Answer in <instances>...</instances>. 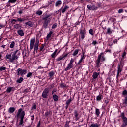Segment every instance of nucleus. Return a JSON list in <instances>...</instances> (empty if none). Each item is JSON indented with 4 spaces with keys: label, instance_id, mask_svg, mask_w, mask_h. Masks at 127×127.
Returning <instances> with one entry per match:
<instances>
[{
    "label": "nucleus",
    "instance_id": "obj_52",
    "mask_svg": "<svg viewBox=\"0 0 127 127\" xmlns=\"http://www.w3.org/2000/svg\"><path fill=\"white\" fill-rule=\"evenodd\" d=\"M57 27V23L53 24L52 26V29H54L55 28H56Z\"/></svg>",
    "mask_w": 127,
    "mask_h": 127
},
{
    "label": "nucleus",
    "instance_id": "obj_37",
    "mask_svg": "<svg viewBox=\"0 0 127 127\" xmlns=\"http://www.w3.org/2000/svg\"><path fill=\"white\" fill-rule=\"evenodd\" d=\"M79 51H80V50L79 49L75 50L72 55H73L74 56H76L78 54V53H79Z\"/></svg>",
    "mask_w": 127,
    "mask_h": 127
},
{
    "label": "nucleus",
    "instance_id": "obj_23",
    "mask_svg": "<svg viewBox=\"0 0 127 127\" xmlns=\"http://www.w3.org/2000/svg\"><path fill=\"white\" fill-rule=\"evenodd\" d=\"M61 4H62V1L60 0H58L56 2L55 5L56 7H60Z\"/></svg>",
    "mask_w": 127,
    "mask_h": 127
},
{
    "label": "nucleus",
    "instance_id": "obj_22",
    "mask_svg": "<svg viewBox=\"0 0 127 127\" xmlns=\"http://www.w3.org/2000/svg\"><path fill=\"white\" fill-rule=\"evenodd\" d=\"M100 56V61L101 59V61L103 62L106 60V58H105V56H104V53H100L99 55H98V57Z\"/></svg>",
    "mask_w": 127,
    "mask_h": 127
},
{
    "label": "nucleus",
    "instance_id": "obj_42",
    "mask_svg": "<svg viewBox=\"0 0 127 127\" xmlns=\"http://www.w3.org/2000/svg\"><path fill=\"white\" fill-rule=\"evenodd\" d=\"M89 33L93 36L94 35V30H93L92 29H90L89 30Z\"/></svg>",
    "mask_w": 127,
    "mask_h": 127
},
{
    "label": "nucleus",
    "instance_id": "obj_8",
    "mask_svg": "<svg viewBox=\"0 0 127 127\" xmlns=\"http://www.w3.org/2000/svg\"><path fill=\"white\" fill-rule=\"evenodd\" d=\"M50 91V89H49V88H46L42 92V98L44 99H47V98H48V94H49Z\"/></svg>",
    "mask_w": 127,
    "mask_h": 127
},
{
    "label": "nucleus",
    "instance_id": "obj_38",
    "mask_svg": "<svg viewBox=\"0 0 127 127\" xmlns=\"http://www.w3.org/2000/svg\"><path fill=\"white\" fill-rule=\"evenodd\" d=\"M42 11L41 10H38L36 12V14L37 15H38L39 16H40V15H42Z\"/></svg>",
    "mask_w": 127,
    "mask_h": 127
},
{
    "label": "nucleus",
    "instance_id": "obj_55",
    "mask_svg": "<svg viewBox=\"0 0 127 127\" xmlns=\"http://www.w3.org/2000/svg\"><path fill=\"white\" fill-rule=\"evenodd\" d=\"M35 44L37 45H39V39H36Z\"/></svg>",
    "mask_w": 127,
    "mask_h": 127
},
{
    "label": "nucleus",
    "instance_id": "obj_32",
    "mask_svg": "<svg viewBox=\"0 0 127 127\" xmlns=\"http://www.w3.org/2000/svg\"><path fill=\"white\" fill-rule=\"evenodd\" d=\"M100 114H101V112H100V110L98 108H96L95 109L96 116H97V117H99L100 116Z\"/></svg>",
    "mask_w": 127,
    "mask_h": 127
},
{
    "label": "nucleus",
    "instance_id": "obj_30",
    "mask_svg": "<svg viewBox=\"0 0 127 127\" xmlns=\"http://www.w3.org/2000/svg\"><path fill=\"white\" fill-rule=\"evenodd\" d=\"M72 101H73V98L70 97L69 99H68L66 101L65 103V105H68L69 106H70V104H71Z\"/></svg>",
    "mask_w": 127,
    "mask_h": 127
},
{
    "label": "nucleus",
    "instance_id": "obj_57",
    "mask_svg": "<svg viewBox=\"0 0 127 127\" xmlns=\"http://www.w3.org/2000/svg\"><path fill=\"white\" fill-rule=\"evenodd\" d=\"M49 89H50V90H51V89H53V88H54V84H51L49 87H48Z\"/></svg>",
    "mask_w": 127,
    "mask_h": 127
},
{
    "label": "nucleus",
    "instance_id": "obj_35",
    "mask_svg": "<svg viewBox=\"0 0 127 127\" xmlns=\"http://www.w3.org/2000/svg\"><path fill=\"white\" fill-rule=\"evenodd\" d=\"M113 33V30H111L110 28H108L107 29V34H112Z\"/></svg>",
    "mask_w": 127,
    "mask_h": 127
},
{
    "label": "nucleus",
    "instance_id": "obj_46",
    "mask_svg": "<svg viewBox=\"0 0 127 127\" xmlns=\"http://www.w3.org/2000/svg\"><path fill=\"white\" fill-rule=\"evenodd\" d=\"M56 92H57V88H53L52 91V95H54L55 93H56Z\"/></svg>",
    "mask_w": 127,
    "mask_h": 127
},
{
    "label": "nucleus",
    "instance_id": "obj_17",
    "mask_svg": "<svg viewBox=\"0 0 127 127\" xmlns=\"http://www.w3.org/2000/svg\"><path fill=\"white\" fill-rule=\"evenodd\" d=\"M100 75V72H97L96 71H94L92 74V78L94 79V80H96L98 77H99V75Z\"/></svg>",
    "mask_w": 127,
    "mask_h": 127
},
{
    "label": "nucleus",
    "instance_id": "obj_56",
    "mask_svg": "<svg viewBox=\"0 0 127 127\" xmlns=\"http://www.w3.org/2000/svg\"><path fill=\"white\" fill-rule=\"evenodd\" d=\"M19 26H20V25L17 24L14 26V27L16 29H18V28H19Z\"/></svg>",
    "mask_w": 127,
    "mask_h": 127
},
{
    "label": "nucleus",
    "instance_id": "obj_41",
    "mask_svg": "<svg viewBox=\"0 0 127 127\" xmlns=\"http://www.w3.org/2000/svg\"><path fill=\"white\" fill-rule=\"evenodd\" d=\"M70 122V121H67L64 125V127H70V124H69Z\"/></svg>",
    "mask_w": 127,
    "mask_h": 127
},
{
    "label": "nucleus",
    "instance_id": "obj_36",
    "mask_svg": "<svg viewBox=\"0 0 127 127\" xmlns=\"http://www.w3.org/2000/svg\"><path fill=\"white\" fill-rule=\"evenodd\" d=\"M26 25H28V26H30V27H32L33 24L31 22V21H29L25 23Z\"/></svg>",
    "mask_w": 127,
    "mask_h": 127
},
{
    "label": "nucleus",
    "instance_id": "obj_10",
    "mask_svg": "<svg viewBox=\"0 0 127 127\" xmlns=\"http://www.w3.org/2000/svg\"><path fill=\"white\" fill-rule=\"evenodd\" d=\"M79 33L82 40H84L85 37V35H86V33H87V32L85 31V29H80Z\"/></svg>",
    "mask_w": 127,
    "mask_h": 127
},
{
    "label": "nucleus",
    "instance_id": "obj_51",
    "mask_svg": "<svg viewBox=\"0 0 127 127\" xmlns=\"http://www.w3.org/2000/svg\"><path fill=\"white\" fill-rule=\"evenodd\" d=\"M61 88H67V85L66 84H64L63 83H62L60 84Z\"/></svg>",
    "mask_w": 127,
    "mask_h": 127
},
{
    "label": "nucleus",
    "instance_id": "obj_33",
    "mask_svg": "<svg viewBox=\"0 0 127 127\" xmlns=\"http://www.w3.org/2000/svg\"><path fill=\"white\" fill-rule=\"evenodd\" d=\"M52 33H53V32H52V31H50V32L49 33V34H47V35L46 36V38L47 39H49V38H50V37H51V35H52Z\"/></svg>",
    "mask_w": 127,
    "mask_h": 127
},
{
    "label": "nucleus",
    "instance_id": "obj_13",
    "mask_svg": "<svg viewBox=\"0 0 127 127\" xmlns=\"http://www.w3.org/2000/svg\"><path fill=\"white\" fill-rule=\"evenodd\" d=\"M24 18H18L17 17L15 19H12V22H19V23H21V22H23L24 21Z\"/></svg>",
    "mask_w": 127,
    "mask_h": 127
},
{
    "label": "nucleus",
    "instance_id": "obj_15",
    "mask_svg": "<svg viewBox=\"0 0 127 127\" xmlns=\"http://www.w3.org/2000/svg\"><path fill=\"white\" fill-rule=\"evenodd\" d=\"M101 62V56L98 57L96 63V67L99 68L101 67L100 65V63Z\"/></svg>",
    "mask_w": 127,
    "mask_h": 127
},
{
    "label": "nucleus",
    "instance_id": "obj_39",
    "mask_svg": "<svg viewBox=\"0 0 127 127\" xmlns=\"http://www.w3.org/2000/svg\"><path fill=\"white\" fill-rule=\"evenodd\" d=\"M90 127H99V125L96 123H92L90 125Z\"/></svg>",
    "mask_w": 127,
    "mask_h": 127
},
{
    "label": "nucleus",
    "instance_id": "obj_12",
    "mask_svg": "<svg viewBox=\"0 0 127 127\" xmlns=\"http://www.w3.org/2000/svg\"><path fill=\"white\" fill-rule=\"evenodd\" d=\"M67 56H68V54H65L64 55H62L60 56V57H58L56 59V61L57 62H58V61H60L61 60H65V58H66V57H67Z\"/></svg>",
    "mask_w": 127,
    "mask_h": 127
},
{
    "label": "nucleus",
    "instance_id": "obj_44",
    "mask_svg": "<svg viewBox=\"0 0 127 127\" xmlns=\"http://www.w3.org/2000/svg\"><path fill=\"white\" fill-rule=\"evenodd\" d=\"M27 78H31L32 77V72H28L26 75Z\"/></svg>",
    "mask_w": 127,
    "mask_h": 127
},
{
    "label": "nucleus",
    "instance_id": "obj_31",
    "mask_svg": "<svg viewBox=\"0 0 127 127\" xmlns=\"http://www.w3.org/2000/svg\"><path fill=\"white\" fill-rule=\"evenodd\" d=\"M23 77H20L19 79H18L16 80V82L18 83L19 84H21L23 82Z\"/></svg>",
    "mask_w": 127,
    "mask_h": 127
},
{
    "label": "nucleus",
    "instance_id": "obj_48",
    "mask_svg": "<svg viewBox=\"0 0 127 127\" xmlns=\"http://www.w3.org/2000/svg\"><path fill=\"white\" fill-rule=\"evenodd\" d=\"M44 46H45V44H42V46L39 49L40 51H42L43 50Z\"/></svg>",
    "mask_w": 127,
    "mask_h": 127
},
{
    "label": "nucleus",
    "instance_id": "obj_49",
    "mask_svg": "<svg viewBox=\"0 0 127 127\" xmlns=\"http://www.w3.org/2000/svg\"><path fill=\"white\" fill-rule=\"evenodd\" d=\"M81 59H85L86 58V56H85V52H82V54L81 55Z\"/></svg>",
    "mask_w": 127,
    "mask_h": 127
},
{
    "label": "nucleus",
    "instance_id": "obj_63",
    "mask_svg": "<svg viewBox=\"0 0 127 127\" xmlns=\"http://www.w3.org/2000/svg\"><path fill=\"white\" fill-rule=\"evenodd\" d=\"M123 11H124V10L120 9L118 10V13H123Z\"/></svg>",
    "mask_w": 127,
    "mask_h": 127
},
{
    "label": "nucleus",
    "instance_id": "obj_4",
    "mask_svg": "<svg viewBox=\"0 0 127 127\" xmlns=\"http://www.w3.org/2000/svg\"><path fill=\"white\" fill-rule=\"evenodd\" d=\"M119 118H121L122 120V124L121 126V127H126L127 126V118L125 116V113L122 112L121 114L118 116Z\"/></svg>",
    "mask_w": 127,
    "mask_h": 127
},
{
    "label": "nucleus",
    "instance_id": "obj_2",
    "mask_svg": "<svg viewBox=\"0 0 127 127\" xmlns=\"http://www.w3.org/2000/svg\"><path fill=\"white\" fill-rule=\"evenodd\" d=\"M42 20H43V27L44 28H47L48 26V23L51 21V14L47 13V12H45L43 14L42 16Z\"/></svg>",
    "mask_w": 127,
    "mask_h": 127
},
{
    "label": "nucleus",
    "instance_id": "obj_58",
    "mask_svg": "<svg viewBox=\"0 0 127 127\" xmlns=\"http://www.w3.org/2000/svg\"><path fill=\"white\" fill-rule=\"evenodd\" d=\"M84 60L83 59H80V60H79V62H78V63H77V64L78 65H80V64H81V63H82V62H83V61Z\"/></svg>",
    "mask_w": 127,
    "mask_h": 127
},
{
    "label": "nucleus",
    "instance_id": "obj_59",
    "mask_svg": "<svg viewBox=\"0 0 127 127\" xmlns=\"http://www.w3.org/2000/svg\"><path fill=\"white\" fill-rule=\"evenodd\" d=\"M92 45H96V44H98V42H97V41H93L92 43Z\"/></svg>",
    "mask_w": 127,
    "mask_h": 127
},
{
    "label": "nucleus",
    "instance_id": "obj_24",
    "mask_svg": "<svg viewBox=\"0 0 127 127\" xmlns=\"http://www.w3.org/2000/svg\"><path fill=\"white\" fill-rule=\"evenodd\" d=\"M52 98L54 100V102H58L59 100V97L56 94H52Z\"/></svg>",
    "mask_w": 127,
    "mask_h": 127
},
{
    "label": "nucleus",
    "instance_id": "obj_43",
    "mask_svg": "<svg viewBox=\"0 0 127 127\" xmlns=\"http://www.w3.org/2000/svg\"><path fill=\"white\" fill-rule=\"evenodd\" d=\"M123 96H126L127 97V90H124L122 92Z\"/></svg>",
    "mask_w": 127,
    "mask_h": 127
},
{
    "label": "nucleus",
    "instance_id": "obj_14",
    "mask_svg": "<svg viewBox=\"0 0 127 127\" xmlns=\"http://www.w3.org/2000/svg\"><path fill=\"white\" fill-rule=\"evenodd\" d=\"M34 43H35V38H32L30 40V50H32L33 49V47L34 46Z\"/></svg>",
    "mask_w": 127,
    "mask_h": 127
},
{
    "label": "nucleus",
    "instance_id": "obj_40",
    "mask_svg": "<svg viewBox=\"0 0 127 127\" xmlns=\"http://www.w3.org/2000/svg\"><path fill=\"white\" fill-rule=\"evenodd\" d=\"M15 46V42L14 41L11 42V44H10V48H13V47H14Z\"/></svg>",
    "mask_w": 127,
    "mask_h": 127
},
{
    "label": "nucleus",
    "instance_id": "obj_19",
    "mask_svg": "<svg viewBox=\"0 0 127 127\" xmlns=\"http://www.w3.org/2000/svg\"><path fill=\"white\" fill-rule=\"evenodd\" d=\"M58 51V50L57 49L55 50V51L51 54V57L52 58H54L55 59V58L57 55H58V53L57 52Z\"/></svg>",
    "mask_w": 127,
    "mask_h": 127
},
{
    "label": "nucleus",
    "instance_id": "obj_11",
    "mask_svg": "<svg viewBox=\"0 0 127 127\" xmlns=\"http://www.w3.org/2000/svg\"><path fill=\"white\" fill-rule=\"evenodd\" d=\"M87 7L89 10L95 11L98 10V7L95 6V5H87Z\"/></svg>",
    "mask_w": 127,
    "mask_h": 127
},
{
    "label": "nucleus",
    "instance_id": "obj_62",
    "mask_svg": "<svg viewBox=\"0 0 127 127\" xmlns=\"http://www.w3.org/2000/svg\"><path fill=\"white\" fill-rule=\"evenodd\" d=\"M55 1L53 0H50L49 2V4H53Z\"/></svg>",
    "mask_w": 127,
    "mask_h": 127
},
{
    "label": "nucleus",
    "instance_id": "obj_54",
    "mask_svg": "<svg viewBox=\"0 0 127 127\" xmlns=\"http://www.w3.org/2000/svg\"><path fill=\"white\" fill-rule=\"evenodd\" d=\"M40 126H41V121L40 120L39 121L36 127H40Z\"/></svg>",
    "mask_w": 127,
    "mask_h": 127
},
{
    "label": "nucleus",
    "instance_id": "obj_18",
    "mask_svg": "<svg viewBox=\"0 0 127 127\" xmlns=\"http://www.w3.org/2000/svg\"><path fill=\"white\" fill-rule=\"evenodd\" d=\"M64 6H63L59 10H62V13H64L66 12V10L69 8V7L68 6L65 5L64 7ZM64 7V8H63Z\"/></svg>",
    "mask_w": 127,
    "mask_h": 127
},
{
    "label": "nucleus",
    "instance_id": "obj_5",
    "mask_svg": "<svg viewBox=\"0 0 127 127\" xmlns=\"http://www.w3.org/2000/svg\"><path fill=\"white\" fill-rule=\"evenodd\" d=\"M124 70V63L121 61L120 64H118L117 66V75H116V79H118L119 75H120V73L122 72Z\"/></svg>",
    "mask_w": 127,
    "mask_h": 127
},
{
    "label": "nucleus",
    "instance_id": "obj_64",
    "mask_svg": "<svg viewBox=\"0 0 127 127\" xmlns=\"http://www.w3.org/2000/svg\"><path fill=\"white\" fill-rule=\"evenodd\" d=\"M23 10H20L19 12H18V13H19V14H20V15H21V14H22V13H23Z\"/></svg>",
    "mask_w": 127,
    "mask_h": 127
},
{
    "label": "nucleus",
    "instance_id": "obj_53",
    "mask_svg": "<svg viewBox=\"0 0 127 127\" xmlns=\"http://www.w3.org/2000/svg\"><path fill=\"white\" fill-rule=\"evenodd\" d=\"M5 70H6V67H5L1 66L0 67V71H5Z\"/></svg>",
    "mask_w": 127,
    "mask_h": 127
},
{
    "label": "nucleus",
    "instance_id": "obj_50",
    "mask_svg": "<svg viewBox=\"0 0 127 127\" xmlns=\"http://www.w3.org/2000/svg\"><path fill=\"white\" fill-rule=\"evenodd\" d=\"M49 115H50V112L47 111L45 113V117H46V118H48V116H49Z\"/></svg>",
    "mask_w": 127,
    "mask_h": 127
},
{
    "label": "nucleus",
    "instance_id": "obj_34",
    "mask_svg": "<svg viewBox=\"0 0 127 127\" xmlns=\"http://www.w3.org/2000/svg\"><path fill=\"white\" fill-rule=\"evenodd\" d=\"M126 54H127V53H126V52L124 51L123 53H122V58H121V61H123V60H124V59H125V58H126Z\"/></svg>",
    "mask_w": 127,
    "mask_h": 127
},
{
    "label": "nucleus",
    "instance_id": "obj_47",
    "mask_svg": "<svg viewBox=\"0 0 127 127\" xmlns=\"http://www.w3.org/2000/svg\"><path fill=\"white\" fill-rule=\"evenodd\" d=\"M32 110H36V104L35 103H33L32 105L31 111Z\"/></svg>",
    "mask_w": 127,
    "mask_h": 127
},
{
    "label": "nucleus",
    "instance_id": "obj_21",
    "mask_svg": "<svg viewBox=\"0 0 127 127\" xmlns=\"http://www.w3.org/2000/svg\"><path fill=\"white\" fill-rule=\"evenodd\" d=\"M16 1H17V0H9L7 3L6 6L9 7V6H10V3H15Z\"/></svg>",
    "mask_w": 127,
    "mask_h": 127
},
{
    "label": "nucleus",
    "instance_id": "obj_27",
    "mask_svg": "<svg viewBox=\"0 0 127 127\" xmlns=\"http://www.w3.org/2000/svg\"><path fill=\"white\" fill-rule=\"evenodd\" d=\"M102 99H103V95L102 94H100L99 95H98L96 97V100L98 102H100V101H101V100H102Z\"/></svg>",
    "mask_w": 127,
    "mask_h": 127
},
{
    "label": "nucleus",
    "instance_id": "obj_45",
    "mask_svg": "<svg viewBox=\"0 0 127 127\" xmlns=\"http://www.w3.org/2000/svg\"><path fill=\"white\" fill-rule=\"evenodd\" d=\"M30 90V88L28 87L26 88V89L24 90L23 91V93H25V94H26L28 92H29V90Z\"/></svg>",
    "mask_w": 127,
    "mask_h": 127
},
{
    "label": "nucleus",
    "instance_id": "obj_25",
    "mask_svg": "<svg viewBox=\"0 0 127 127\" xmlns=\"http://www.w3.org/2000/svg\"><path fill=\"white\" fill-rule=\"evenodd\" d=\"M15 89L13 87H8L7 88L6 92L7 93H10V92H11V91H14Z\"/></svg>",
    "mask_w": 127,
    "mask_h": 127
},
{
    "label": "nucleus",
    "instance_id": "obj_1",
    "mask_svg": "<svg viewBox=\"0 0 127 127\" xmlns=\"http://www.w3.org/2000/svg\"><path fill=\"white\" fill-rule=\"evenodd\" d=\"M21 54L20 50H16L12 53V54H7L5 56L6 59H7L11 63H14V61L17 60L19 58V56Z\"/></svg>",
    "mask_w": 127,
    "mask_h": 127
},
{
    "label": "nucleus",
    "instance_id": "obj_9",
    "mask_svg": "<svg viewBox=\"0 0 127 127\" xmlns=\"http://www.w3.org/2000/svg\"><path fill=\"white\" fill-rule=\"evenodd\" d=\"M120 106L123 109V108H125L127 106V96H125L124 99L122 100V103L120 104Z\"/></svg>",
    "mask_w": 127,
    "mask_h": 127
},
{
    "label": "nucleus",
    "instance_id": "obj_26",
    "mask_svg": "<svg viewBox=\"0 0 127 127\" xmlns=\"http://www.w3.org/2000/svg\"><path fill=\"white\" fill-rule=\"evenodd\" d=\"M38 46H39V45H34V54H35V53H37V50H38Z\"/></svg>",
    "mask_w": 127,
    "mask_h": 127
},
{
    "label": "nucleus",
    "instance_id": "obj_20",
    "mask_svg": "<svg viewBox=\"0 0 127 127\" xmlns=\"http://www.w3.org/2000/svg\"><path fill=\"white\" fill-rule=\"evenodd\" d=\"M74 117H75V120L78 121L80 118H79V111L77 110H74Z\"/></svg>",
    "mask_w": 127,
    "mask_h": 127
},
{
    "label": "nucleus",
    "instance_id": "obj_29",
    "mask_svg": "<svg viewBox=\"0 0 127 127\" xmlns=\"http://www.w3.org/2000/svg\"><path fill=\"white\" fill-rule=\"evenodd\" d=\"M8 111L10 114H12V113H14V112L15 111V108L14 107H11L9 108Z\"/></svg>",
    "mask_w": 127,
    "mask_h": 127
},
{
    "label": "nucleus",
    "instance_id": "obj_60",
    "mask_svg": "<svg viewBox=\"0 0 127 127\" xmlns=\"http://www.w3.org/2000/svg\"><path fill=\"white\" fill-rule=\"evenodd\" d=\"M120 39V38H118V39H115L114 40H113V43H116V44L118 43V40H119Z\"/></svg>",
    "mask_w": 127,
    "mask_h": 127
},
{
    "label": "nucleus",
    "instance_id": "obj_61",
    "mask_svg": "<svg viewBox=\"0 0 127 127\" xmlns=\"http://www.w3.org/2000/svg\"><path fill=\"white\" fill-rule=\"evenodd\" d=\"M109 102H110V100L108 99V98H106L105 100V104H108Z\"/></svg>",
    "mask_w": 127,
    "mask_h": 127
},
{
    "label": "nucleus",
    "instance_id": "obj_7",
    "mask_svg": "<svg viewBox=\"0 0 127 127\" xmlns=\"http://www.w3.org/2000/svg\"><path fill=\"white\" fill-rule=\"evenodd\" d=\"M74 60H73V58H71L69 63L68 64L67 67L65 68L64 71H69V70H71L72 68H73V63L74 62Z\"/></svg>",
    "mask_w": 127,
    "mask_h": 127
},
{
    "label": "nucleus",
    "instance_id": "obj_6",
    "mask_svg": "<svg viewBox=\"0 0 127 127\" xmlns=\"http://www.w3.org/2000/svg\"><path fill=\"white\" fill-rule=\"evenodd\" d=\"M16 73L18 76H21V77H23L24 75H26L27 74V70L26 69H22L21 68H18Z\"/></svg>",
    "mask_w": 127,
    "mask_h": 127
},
{
    "label": "nucleus",
    "instance_id": "obj_3",
    "mask_svg": "<svg viewBox=\"0 0 127 127\" xmlns=\"http://www.w3.org/2000/svg\"><path fill=\"white\" fill-rule=\"evenodd\" d=\"M25 116V112L22 111V108H20L18 110L17 113V118H20V120L19 122V125L22 126L23 125V120H24V117Z\"/></svg>",
    "mask_w": 127,
    "mask_h": 127
},
{
    "label": "nucleus",
    "instance_id": "obj_16",
    "mask_svg": "<svg viewBox=\"0 0 127 127\" xmlns=\"http://www.w3.org/2000/svg\"><path fill=\"white\" fill-rule=\"evenodd\" d=\"M54 74H55L54 71H50L49 72L48 77H49V80H53V79H54Z\"/></svg>",
    "mask_w": 127,
    "mask_h": 127
},
{
    "label": "nucleus",
    "instance_id": "obj_28",
    "mask_svg": "<svg viewBox=\"0 0 127 127\" xmlns=\"http://www.w3.org/2000/svg\"><path fill=\"white\" fill-rule=\"evenodd\" d=\"M17 33L20 36H24V32H23V30H18L17 31Z\"/></svg>",
    "mask_w": 127,
    "mask_h": 127
}]
</instances>
